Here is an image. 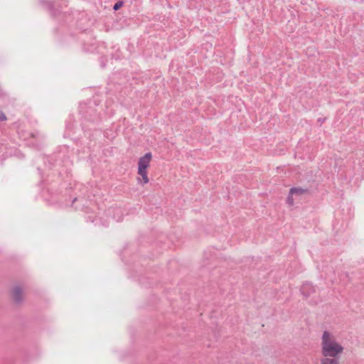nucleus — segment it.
Wrapping results in <instances>:
<instances>
[{"mask_svg": "<svg viewBox=\"0 0 364 364\" xmlns=\"http://www.w3.org/2000/svg\"><path fill=\"white\" fill-rule=\"evenodd\" d=\"M321 364H340L339 357H322Z\"/></svg>", "mask_w": 364, "mask_h": 364, "instance_id": "39448f33", "label": "nucleus"}, {"mask_svg": "<svg viewBox=\"0 0 364 364\" xmlns=\"http://www.w3.org/2000/svg\"><path fill=\"white\" fill-rule=\"evenodd\" d=\"M308 192V190L306 188H302L300 187H294L290 189V193L294 194V196H299L304 195Z\"/></svg>", "mask_w": 364, "mask_h": 364, "instance_id": "423d86ee", "label": "nucleus"}, {"mask_svg": "<svg viewBox=\"0 0 364 364\" xmlns=\"http://www.w3.org/2000/svg\"><path fill=\"white\" fill-rule=\"evenodd\" d=\"M122 5V2H117L114 4V10H118Z\"/></svg>", "mask_w": 364, "mask_h": 364, "instance_id": "6e6552de", "label": "nucleus"}, {"mask_svg": "<svg viewBox=\"0 0 364 364\" xmlns=\"http://www.w3.org/2000/svg\"><path fill=\"white\" fill-rule=\"evenodd\" d=\"M294 196V194H291L290 192H289V196H288V197L287 198V203L290 206H292L294 204V199L293 198Z\"/></svg>", "mask_w": 364, "mask_h": 364, "instance_id": "0eeeda50", "label": "nucleus"}, {"mask_svg": "<svg viewBox=\"0 0 364 364\" xmlns=\"http://www.w3.org/2000/svg\"><path fill=\"white\" fill-rule=\"evenodd\" d=\"M301 291L305 296H309L311 292L315 291L314 287L310 283H305L302 285Z\"/></svg>", "mask_w": 364, "mask_h": 364, "instance_id": "20e7f679", "label": "nucleus"}, {"mask_svg": "<svg viewBox=\"0 0 364 364\" xmlns=\"http://www.w3.org/2000/svg\"><path fill=\"white\" fill-rule=\"evenodd\" d=\"M151 157V153L148 152L139 159L138 174L141 176L142 180L141 181L139 178H138V180L139 183H141L143 184L149 183V181L147 176L146 169L149 166Z\"/></svg>", "mask_w": 364, "mask_h": 364, "instance_id": "f03ea898", "label": "nucleus"}, {"mask_svg": "<svg viewBox=\"0 0 364 364\" xmlns=\"http://www.w3.org/2000/svg\"><path fill=\"white\" fill-rule=\"evenodd\" d=\"M321 354L323 357H339L343 352V347L337 342L335 336L328 331L321 337Z\"/></svg>", "mask_w": 364, "mask_h": 364, "instance_id": "f257e3e1", "label": "nucleus"}, {"mask_svg": "<svg viewBox=\"0 0 364 364\" xmlns=\"http://www.w3.org/2000/svg\"><path fill=\"white\" fill-rule=\"evenodd\" d=\"M6 119V117L5 114L2 112H0V121H5Z\"/></svg>", "mask_w": 364, "mask_h": 364, "instance_id": "1a4fd4ad", "label": "nucleus"}, {"mask_svg": "<svg viewBox=\"0 0 364 364\" xmlns=\"http://www.w3.org/2000/svg\"><path fill=\"white\" fill-rule=\"evenodd\" d=\"M12 298L16 303H21L23 299V291L20 286H16L12 289Z\"/></svg>", "mask_w": 364, "mask_h": 364, "instance_id": "7ed1b4c3", "label": "nucleus"}]
</instances>
